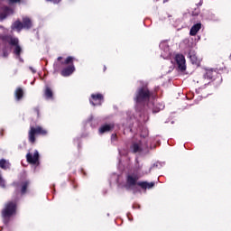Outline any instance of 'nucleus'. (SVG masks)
Here are the masks:
<instances>
[{"instance_id":"obj_14","label":"nucleus","mask_w":231,"mask_h":231,"mask_svg":"<svg viewBox=\"0 0 231 231\" xmlns=\"http://www.w3.org/2000/svg\"><path fill=\"white\" fill-rule=\"evenodd\" d=\"M12 14H14V10H12L8 7H5L4 13L0 14L1 21H3L4 19H6V17H8V15H12Z\"/></svg>"},{"instance_id":"obj_2","label":"nucleus","mask_w":231,"mask_h":231,"mask_svg":"<svg viewBox=\"0 0 231 231\" xmlns=\"http://www.w3.org/2000/svg\"><path fill=\"white\" fill-rule=\"evenodd\" d=\"M73 57L69 56L64 62H61L63 66L66 64H70L69 67L61 70L62 77H69V75H72V73L75 71V65H73Z\"/></svg>"},{"instance_id":"obj_12","label":"nucleus","mask_w":231,"mask_h":231,"mask_svg":"<svg viewBox=\"0 0 231 231\" xmlns=\"http://www.w3.org/2000/svg\"><path fill=\"white\" fill-rule=\"evenodd\" d=\"M132 149L134 152H140L141 151H143V149H147V144H143L142 142L134 143L132 145Z\"/></svg>"},{"instance_id":"obj_24","label":"nucleus","mask_w":231,"mask_h":231,"mask_svg":"<svg viewBox=\"0 0 231 231\" xmlns=\"http://www.w3.org/2000/svg\"><path fill=\"white\" fill-rule=\"evenodd\" d=\"M0 187L5 188V180H3V177L0 175Z\"/></svg>"},{"instance_id":"obj_28","label":"nucleus","mask_w":231,"mask_h":231,"mask_svg":"<svg viewBox=\"0 0 231 231\" xmlns=\"http://www.w3.org/2000/svg\"><path fill=\"white\" fill-rule=\"evenodd\" d=\"M158 165H160V163H156V164H153V167H158Z\"/></svg>"},{"instance_id":"obj_1","label":"nucleus","mask_w":231,"mask_h":231,"mask_svg":"<svg viewBox=\"0 0 231 231\" xmlns=\"http://www.w3.org/2000/svg\"><path fill=\"white\" fill-rule=\"evenodd\" d=\"M149 98H151V92L149 91V88H147V85L145 84L137 90L135 102L137 104L149 102Z\"/></svg>"},{"instance_id":"obj_10","label":"nucleus","mask_w":231,"mask_h":231,"mask_svg":"<svg viewBox=\"0 0 231 231\" xmlns=\"http://www.w3.org/2000/svg\"><path fill=\"white\" fill-rule=\"evenodd\" d=\"M26 159L29 163H32V165H37L39 163V152L35 151L33 154L27 153Z\"/></svg>"},{"instance_id":"obj_33","label":"nucleus","mask_w":231,"mask_h":231,"mask_svg":"<svg viewBox=\"0 0 231 231\" xmlns=\"http://www.w3.org/2000/svg\"><path fill=\"white\" fill-rule=\"evenodd\" d=\"M151 169H152V168H150L149 172H151Z\"/></svg>"},{"instance_id":"obj_27","label":"nucleus","mask_w":231,"mask_h":231,"mask_svg":"<svg viewBox=\"0 0 231 231\" xmlns=\"http://www.w3.org/2000/svg\"><path fill=\"white\" fill-rule=\"evenodd\" d=\"M163 107H165V106L161 105L158 110H155L154 113H158V111H161V109H163Z\"/></svg>"},{"instance_id":"obj_13","label":"nucleus","mask_w":231,"mask_h":231,"mask_svg":"<svg viewBox=\"0 0 231 231\" xmlns=\"http://www.w3.org/2000/svg\"><path fill=\"white\" fill-rule=\"evenodd\" d=\"M23 27L24 28V30H30V28H32V19H30L29 17H23Z\"/></svg>"},{"instance_id":"obj_11","label":"nucleus","mask_w":231,"mask_h":231,"mask_svg":"<svg viewBox=\"0 0 231 231\" xmlns=\"http://www.w3.org/2000/svg\"><path fill=\"white\" fill-rule=\"evenodd\" d=\"M189 57L190 62L192 64H195V66H199L201 60L199 58H198L196 51H190L189 53Z\"/></svg>"},{"instance_id":"obj_9","label":"nucleus","mask_w":231,"mask_h":231,"mask_svg":"<svg viewBox=\"0 0 231 231\" xmlns=\"http://www.w3.org/2000/svg\"><path fill=\"white\" fill-rule=\"evenodd\" d=\"M89 101L92 106H102V103L104 102V96H102V94H92Z\"/></svg>"},{"instance_id":"obj_30","label":"nucleus","mask_w":231,"mask_h":231,"mask_svg":"<svg viewBox=\"0 0 231 231\" xmlns=\"http://www.w3.org/2000/svg\"><path fill=\"white\" fill-rule=\"evenodd\" d=\"M54 69H57V64H54Z\"/></svg>"},{"instance_id":"obj_23","label":"nucleus","mask_w":231,"mask_h":231,"mask_svg":"<svg viewBox=\"0 0 231 231\" xmlns=\"http://www.w3.org/2000/svg\"><path fill=\"white\" fill-rule=\"evenodd\" d=\"M204 79H212V72L208 71L206 75H204Z\"/></svg>"},{"instance_id":"obj_15","label":"nucleus","mask_w":231,"mask_h":231,"mask_svg":"<svg viewBox=\"0 0 231 231\" xmlns=\"http://www.w3.org/2000/svg\"><path fill=\"white\" fill-rule=\"evenodd\" d=\"M142 189H152L154 182L141 181L137 183Z\"/></svg>"},{"instance_id":"obj_32","label":"nucleus","mask_w":231,"mask_h":231,"mask_svg":"<svg viewBox=\"0 0 231 231\" xmlns=\"http://www.w3.org/2000/svg\"><path fill=\"white\" fill-rule=\"evenodd\" d=\"M136 171H140V168H137Z\"/></svg>"},{"instance_id":"obj_26","label":"nucleus","mask_w":231,"mask_h":231,"mask_svg":"<svg viewBox=\"0 0 231 231\" xmlns=\"http://www.w3.org/2000/svg\"><path fill=\"white\" fill-rule=\"evenodd\" d=\"M10 4H14V3H21V0H9Z\"/></svg>"},{"instance_id":"obj_20","label":"nucleus","mask_w":231,"mask_h":231,"mask_svg":"<svg viewBox=\"0 0 231 231\" xmlns=\"http://www.w3.org/2000/svg\"><path fill=\"white\" fill-rule=\"evenodd\" d=\"M14 95H15L16 100H21L23 96L24 95V92L23 91V88H16Z\"/></svg>"},{"instance_id":"obj_22","label":"nucleus","mask_w":231,"mask_h":231,"mask_svg":"<svg viewBox=\"0 0 231 231\" xmlns=\"http://www.w3.org/2000/svg\"><path fill=\"white\" fill-rule=\"evenodd\" d=\"M30 185V182L28 180L23 181L21 185V193L25 194L26 193V189H28V186Z\"/></svg>"},{"instance_id":"obj_21","label":"nucleus","mask_w":231,"mask_h":231,"mask_svg":"<svg viewBox=\"0 0 231 231\" xmlns=\"http://www.w3.org/2000/svg\"><path fill=\"white\" fill-rule=\"evenodd\" d=\"M44 96L47 99L53 98V91L50 87L45 88Z\"/></svg>"},{"instance_id":"obj_3","label":"nucleus","mask_w":231,"mask_h":231,"mask_svg":"<svg viewBox=\"0 0 231 231\" xmlns=\"http://www.w3.org/2000/svg\"><path fill=\"white\" fill-rule=\"evenodd\" d=\"M138 180H140L138 173H129L126 177L125 189L133 190V189L138 185Z\"/></svg>"},{"instance_id":"obj_7","label":"nucleus","mask_w":231,"mask_h":231,"mask_svg":"<svg viewBox=\"0 0 231 231\" xmlns=\"http://www.w3.org/2000/svg\"><path fill=\"white\" fill-rule=\"evenodd\" d=\"M8 42L11 44V46H15L14 53L17 55V57H20L23 49H21V46H19V39L11 37L8 40Z\"/></svg>"},{"instance_id":"obj_17","label":"nucleus","mask_w":231,"mask_h":231,"mask_svg":"<svg viewBox=\"0 0 231 231\" xmlns=\"http://www.w3.org/2000/svg\"><path fill=\"white\" fill-rule=\"evenodd\" d=\"M12 30H16V32H21V30H23V23H21V21H15L12 26H11Z\"/></svg>"},{"instance_id":"obj_25","label":"nucleus","mask_w":231,"mask_h":231,"mask_svg":"<svg viewBox=\"0 0 231 231\" xmlns=\"http://www.w3.org/2000/svg\"><path fill=\"white\" fill-rule=\"evenodd\" d=\"M50 1L51 3H54V5H57V3H60V0H46Z\"/></svg>"},{"instance_id":"obj_8","label":"nucleus","mask_w":231,"mask_h":231,"mask_svg":"<svg viewBox=\"0 0 231 231\" xmlns=\"http://www.w3.org/2000/svg\"><path fill=\"white\" fill-rule=\"evenodd\" d=\"M160 48L162 51L161 57L164 59H169L171 57V50L169 49V43L167 42H162L160 43Z\"/></svg>"},{"instance_id":"obj_4","label":"nucleus","mask_w":231,"mask_h":231,"mask_svg":"<svg viewBox=\"0 0 231 231\" xmlns=\"http://www.w3.org/2000/svg\"><path fill=\"white\" fill-rule=\"evenodd\" d=\"M48 132L44 130L41 126L31 127V130L29 131V141L31 143H35V134H46Z\"/></svg>"},{"instance_id":"obj_29","label":"nucleus","mask_w":231,"mask_h":231,"mask_svg":"<svg viewBox=\"0 0 231 231\" xmlns=\"http://www.w3.org/2000/svg\"><path fill=\"white\" fill-rule=\"evenodd\" d=\"M58 60H62V57H59V58H58Z\"/></svg>"},{"instance_id":"obj_16","label":"nucleus","mask_w":231,"mask_h":231,"mask_svg":"<svg viewBox=\"0 0 231 231\" xmlns=\"http://www.w3.org/2000/svg\"><path fill=\"white\" fill-rule=\"evenodd\" d=\"M113 125H104L99 128L100 134H104V133H109L111 129H113Z\"/></svg>"},{"instance_id":"obj_31","label":"nucleus","mask_w":231,"mask_h":231,"mask_svg":"<svg viewBox=\"0 0 231 231\" xmlns=\"http://www.w3.org/2000/svg\"><path fill=\"white\" fill-rule=\"evenodd\" d=\"M116 135H115V134H112V138H116Z\"/></svg>"},{"instance_id":"obj_6","label":"nucleus","mask_w":231,"mask_h":231,"mask_svg":"<svg viewBox=\"0 0 231 231\" xmlns=\"http://www.w3.org/2000/svg\"><path fill=\"white\" fill-rule=\"evenodd\" d=\"M175 60H176L177 66L180 71H185V69H187L185 56H183L182 54H177L175 56Z\"/></svg>"},{"instance_id":"obj_5","label":"nucleus","mask_w":231,"mask_h":231,"mask_svg":"<svg viewBox=\"0 0 231 231\" xmlns=\"http://www.w3.org/2000/svg\"><path fill=\"white\" fill-rule=\"evenodd\" d=\"M15 202H8L5 205V208L2 211V216L6 219V217H10L11 216H14L15 214Z\"/></svg>"},{"instance_id":"obj_19","label":"nucleus","mask_w":231,"mask_h":231,"mask_svg":"<svg viewBox=\"0 0 231 231\" xmlns=\"http://www.w3.org/2000/svg\"><path fill=\"white\" fill-rule=\"evenodd\" d=\"M0 169H4L5 171H6V169H10V162H8L5 159H1L0 160Z\"/></svg>"},{"instance_id":"obj_18","label":"nucleus","mask_w":231,"mask_h":231,"mask_svg":"<svg viewBox=\"0 0 231 231\" xmlns=\"http://www.w3.org/2000/svg\"><path fill=\"white\" fill-rule=\"evenodd\" d=\"M199 30H201V23H196L193 25L189 31V35H196Z\"/></svg>"}]
</instances>
